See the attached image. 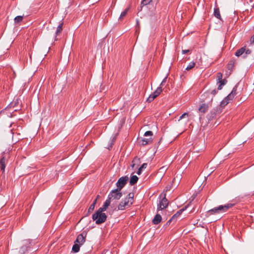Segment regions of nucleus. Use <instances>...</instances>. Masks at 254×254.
I'll return each mask as SVG.
<instances>
[{
	"label": "nucleus",
	"mask_w": 254,
	"mask_h": 254,
	"mask_svg": "<svg viewBox=\"0 0 254 254\" xmlns=\"http://www.w3.org/2000/svg\"><path fill=\"white\" fill-rule=\"evenodd\" d=\"M195 64L193 62H191L189 63V65L186 68V70H189L194 67Z\"/></svg>",
	"instance_id": "nucleus-23"
},
{
	"label": "nucleus",
	"mask_w": 254,
	"mask_h": 254,
	"mask_svg": "<svg viewBox=\"0 0 254 254\" xmlns=\"http://www.w3.org/2000/svg\"><path fill=\"white\" fill-rule=\"evenodd\" d=\"M96 203V199H95L93 203L90 205L88 209V213L91 212L94 209L95 204Z\"/></svg>",
	"instance_id": "nucleus-20"
},
{
	"label": "nucleus",
	"mask_w": 254,
	"mask_h": 254,
	"mask_svg": "<svg viewBox=\"0 0 254 254\" xmlns=\"http://www.w3.org/2000/svg\"><path fill=\"white\" fill-rule=\"evenodd\" d=\"M252 53V51L250 49H245V52L244 53V55L243 56V58H245L247 57L248 55H250Z\"/></svg>",
	"instance_id": "nucleus-27"
},
{
	"label": "nucleus",
	"mask_w": 254,
	"mask_h": 254,
	"mask_svg": "<svg viewBox=\"0 0 254 254\" xmlns=\"http://www.w3.org/2000/svg\"><path fill=\"white\" fill-rule=\"evenodd\" d=\"M167 76L165 77L162 80V81L161 82L159 87H161V88H162V87L164 86V84L166 83V80H167Z\"/></svg>",
	"instance_id": "nucleus-29"
},
{
	"label": "nucleus",
	"mask_w": 254,
	"mask_h": 254,
	"mask_svg": "<svg viewBox=\"0 0 254 254\" xmlns=\"http://www.w3.org/2000/svg\"><path fill=\"white\" fill-rule=\"evenodd\" d=\"M63 23L60 24L57 27L56 34L58 35L62 30Z\"/></svg>",
	"instance_id": "nucleus-28"
},
{
	"label": "nucleus",
	"mask_w": 254,
	"mask_h": 254,
	"mask_svg": "<svg viewBox=\"0 0 254 254\" xmlns=\"http://www.w3.org/2000/svg\"><path fill=\"white\" fill-rule=\"evenodd\" d=\"M122 196V193L121 190L116 189L110 191L108 194V198L111 201L113 200H119Z\"/></svg>",
	"instance_id": "nucleus-4"
},
{
	"label": "nucleus",
	"mask_w": 254,
	"mask_h": 254,
	"mask_svg": "<svg viewBox=\"0 0 254 254\" xmlns=\"http://www.w3.org/2000/svg\"><path fill=\"white\" fill-rule=\"evenodd\" d=\"M107 219V215L105 213L97 211L92 215V219L95 221L96 224H100L104 223Z\"/></svg>",
	"instance_id": "nucleus-3"
},
{
	"label": "nucleus",
	"mask_w": 254,
	"mask_h": 254,
	"mask_svg": "<svg viewBox=\"0 0 254 254\" xmlns=\"http://www.w3.org/2000/svg\"><path fill=\"white\" fill-rule=\"evenodd\" d=\"M237 88V85L235 86L231 92L228 95V98H231L233 99L234 96L236 94Z\"/></svg>",
	"instance_id": "nucleus-16"
},
{
	"label": "nucleus",
	"mask_w": 254,
	"mask_h": 254,
	"mask_svg": "<svg viewBox=\"0 0 254 254\" xmlns=\"http://www.w3.org/2000/svg\"><path fill=\"white\" fill-rule=\"evenodd\" d=\"M85 241V238L82 234L78 235L75 241V243L78 244L80 245H82Z\"/></svg>",
	"instance_id": "nucleus-9"
},
{
	"label": "nucleus",
	"mask_w": 254,
	"mask_h": 254,
	"mask_svg": "<svg viewBox=\"0 0 254 254\" xmlns=\"http://www.w3.org/2000/svg\"><path fill=\"white\" fill-rule=\"evenodd\" d=\"M107 209V208L106 207H105L103 206H102L98 210V211H100V212H103L104 211H106Z\"/></svg>",
	"instance_id": "nucleus-32"
},
{
	"label": "nucleus",
	"mask_w": 254,
	"mask_h": 254,
	"mask_svg": "<svg viewBox=\"0 0 254 254\" xmlns=\"http://www.w3.org/2000/svg\"><path fill=\"white\" fill-rule=\"evenodd\" d=\"M138 180V178L135 176H132L130 179L129 184L131 186L134 185L136 184Z\"/></svg>",
	"instance_id": "nucleus-14"
},
{
	"label": "nucleus",
	"mask_w": 254,
	"mask_h": 254,
	"mask_svg": "<svg viewBox=\"0 0 254 254\" xmlns=\"http://www.w3.org/2000/svg\"><path fill=\"white\" fill-rule=\"evenodd\" d=\"M189 52V50H183L182 51V53H183V54H185L187 53H188V52Z\"/></svg>",
	"instance_id": "nucleus-37"
},
{
	"label": "nucleus",
	"mask_w": 254,
	"mask_h": 254,
	"mask_svg": "<svg viewBox=\"0 0 254 254\" xmlns=\"http://www.w3.org/2000/svg\"><path fill=\"white\" fill-rule=\"evenodd\" d=\"M79 249H80V245L74 242V244L73 245V246L72 247V250L74 253H77L79 251Z\"/></svg>",
	"instance_id": "nucleus-19"
},
{
	"label": "nucleus",
	"mask_w": 254,
	"mask_h": 254,
	"mask_svg": "<svg viewBox=\"0 0 254 254\" xmlns=\"http://www.w3.org/2000/svg\"><path fill=\"white\" fill-rule=\"evenodd\" d=\"M23 19V16H17L14 18V22L15 23H19L21 22Z\"/></svg>",
	"instance_id": "nucleus-25"
},
{
	"label": "nucleus",
	"mask_w": 254,
	"mask_h": 254,
	"mask_svg": "<svg viewBox=\"0 0 254 254\" xmlns=\"http://www.w3.org/2000/svg\"><path fill=\"white\" fill-rule=\"evenodd\" d=\"M153 135V133L151 131H147L144 133V136H152Z\"/></svg>",
	"instance_id": "nucleus-30"
},
{
	"label": "nucleus",
	"mask_w": 254,
	"mask_h": 254,
	"mask_svg": "<svg viewBox=\"0 0 254 254\" xmlns=\"http://www.w3.org/2000/svg\"><path fill=\"white\" fill-rule=\"evenodd\" d=\"M245 52V48L244 47H242L241 49H240L237 51V52L235 53V56L239 57L241 56H242L243 55H244Z\"/></svg>",
	"instance_id": "nucleus-15"
},
{
	"label": "nucleus",
	"mask_w": 254,
	"mask_h": 254,
	"mask_svg": "<svg viewBox=\"0 0 254 254\" xmlns=\"http://www.w3.org/2000/svg\"><path fill=\"white\" fill-rule=\"evenodd\" d=\"M233 66V64H231V63H229L228 65V67L229 68V69H230L231 68H232Z\"/></svg>",
	"instance_id": "nucleus-34"
},
{
	"label": "nucleus",
	"mask_w": 254,
	"mask_h": 254,
	"mask_svg": "<svg viewBox=\"0 0 254 254\" xmlns=\"http://www.w3.org/2000/svg\"><path fill=\"white\" fill-rule=\"evenodd\" d=\"M128 179V178L127 176L121 177L116 183L117 189L121 190L127 184Z\"/></svg>",
	"instance_id": "nucleus-5"
},
{
	"label": "nucleus",
	"mask_w": 254,
	"mask_h": 254,
	"mask_svg": "<svg viewBox=\"0 0 254 254\" xmlns=\"http://www.w3.org/2000/svg\"><path fill=\"white\" fill-rule=\"evenodd\" d=\"M136 23H137V24H138V20H136Z\"/></svg>",
	"instance_id": "nucleus-41"
},
{
	"label": "nucleus",
	"mask_w": 254,
	"mask_h": 254,
	"mask_svg": "<svg viewBox=\"0 0 254 254\" xmlns=\"http://www.w3.org/2000/svg\"><path fill=\"white\" fill-rule=\"evenodd\" d=\"M111 200L108 198L105 201V202H104V204L103 205V206L105 207H106L107 208H108V207L110 205V203H111Z\"/></svg>",
	"instance_id": "nucleus-26"
},
{
	"label": "nucleus",
	"mask_w": 254,
	"mask_h": 254,
	"mask_svg": "<svg viewBox=\"0 0 254 254\" xmlns=\"http://www.w3.org/2000/svg\"><path fill=\"white\" fill-rule=\"evenodd\" d=\"M161 216L159 214H157L156 215H155L153 219L152 220V223L154 224L157 225L161 222Z\"/></svg>",
	"instance_id": "nucleus-12"
},
{
	"label": "nucleus",
	"mask_w": 254,
	"mask_h": 254,
	"mask_svg": "<svg viewBox=\"0 0 254 254\" xmlns=\"http://www.w3.org/2000/svg\"><path fill=\"white\" fill-rule=\"evenodd\" d=\"M99 197H100V195H98L97 196L96 198L95 199H96V200H97L98 198H99Z\"/></svg>",
	"instance_id": "nucleus-39"
},
{
	"label": "nucleus",
	"mask_w": 254,
	"mask_h": 254,
	"mask_svg": "<svg viewBox=\"0 0 254 254\" xmlns=\"http://www.w3.org/2000/svg\"><path fill=\"white\" fill-rule=\"evenodd\" d=\"M186 209V207L185 208H183V209H180L179 211H178V212H177V213L176 214H175L173 217H172L171 219L169 221V222L171 221V220L172 219H174L175 218H177L178 217V216H179L181 213Z\"/></svg>",
	"instance_id": "nucleus-18"
},
{
	"label": "nucleus",
	"mask_w": 254,
	"mask_h": 254,
	"mask_svg": "<svg viewBox=\"0 0 254 254\" xmlns=\"http://www.w3.org/2000/svg\"><path fill=\"white\" fill-rule=\"evenodd\" d=\"M136 160H138V159L136 158L134 159V160L132 161V162H134Z\"/></svg>",
	"instance_id": "nucleus-40"
},
{
	"label": "nucleus",
	"mask_w": 254,
	"mask_h": 254,
	"mask_svg": "<svg viewBox=\"0 0 254 254\" xmlns=\"http://www.w3.org/2000/svg\"><path fill=\"white\" fill-rule=\"evenodd\" d=\"M231 98H228V96L225 97L221 102V105L222 106H225L227 105L230 100H232Z\"/></svg>",
	"instance_id": "nucleus-17"
},
{
	"label": "nucleus",
	"mask_w": 254,
	"mask_h": 254,
	"mask_svg": "<svg viewBox=\"0 0 254 254\" xmlns=\"http://www.w3.org/2000/svg\"><path fill=\"white\" fill-rule=\"evenodd\" d=\"M168 205V201L167 199L166 198V196L165 195L163 198L161 200L159 204L158 205L157 210H161L165 209L167 207Z\"/></svg>",
	"instance_id": "nucleus-7"
},
{
	"label": "nucleus",
	"mask_w": 254,
	"mask_h": 254,
	"mask_svg": "<svg viewBox=\"0 0 254 254\" xmlns=\"http://www.w3.org/2000/svg\"><path fill=\"white\" fill-rule=\"evenodd\" d=\"M128 10H129V8H127L124 11H123L120 15L119 19H122L127 15V13L128 12Z\"/></svg>",
	"instance_id": "nucleus-21"
},
{
	"label": "nucleus",
	"mask_w": 254,
	"mask_h": 254,
	"mask_svg": "<svg viewBox=\"0 0 254 254\" xmlns=\"http://www.w3.org/2000/svg\"><path fill=\"white\" fill-rule=\"evenodd\" d=\"M208 109V106L207 104L205 103L202 104L198 108V111L199 113L203 114L207 111Z\"/></svg>",
	"instance_id": "nucleus-10"
},
{
	"label": "nucleus",
	"mask_w": 254,
	"mask_h": 254,
	"mask_svg": "<svg viewBox=\"0 0 254 254\" xmlns=\"http://www.w3.org/2000/svg\"><path fill=\"white\" fill-rule=\"evenodd\" d=\"M6 160V159L4 156H2L0 159V169L3 172L5 170Z\"/></svg>",
	"instance_id": "nucleus-11"
},
{
	"label": "nucleus",
	"mask_w": 254,
	"mask_h": 254,
	"mask_svg": "<svg viewBox=\"0 0 254 254\" xmlns=\"http://www.w3.org/2000/svg\"><path fill=\"white\" fill-rule=\"evenodd\" d=\"M152 1V0H143L141 2V6L146 5L149 4Z\"/></svg>",
	"instance_id": "nucleus-24"
},
{
	"label": "nucleus",
	"mask_w": 254,
	"mask_h": 254,
	"mask_svg": "<svg viewBox=\"0 0 254 254\" xmlns=\"http://www.w3.org/2000/svg\"><path fill=\"white\" fill-rule=\"evenodd\" d=\"M251 43H254V35L251 38Z\"/></svg>",
	"instance_id": "nucleus-38"
},
{
	"label": "nucleus",
	"mask_w": 254,
	"mask_h": 254,
	"mask_svg": "<svg viewBox=\"0 0 254 254\" xmlns=\"http://www.w3.org/2000/svg\"><path fill=\"white\" fill-rule=\"evenodd\" d=\"M162 91V89L161 88V87H158L153 93L150 95V96L147 99V101L148 102H152L161 93Z\"/></svg>",
	"instance_id": "nucleus-6"
},
{
	"label": "nucleus",
	"mask_w": 254,
	"mask_h": 254,
	"mask_svg": "<svg viewBox=\"0 0 254 254\" xmlns=\"http://www.w3.org/2000/svg\"><path fill=\"white\" fill-rule=\"evenodd\" d=\"M134 194L132 193H129L126 198L122 200L118 205V209L121 210L129 207L133 202Z\"/></svg>",
	"instance_id": "nucleus-1"
},
{
	"label": "nucleus",
	"mask_w": 254,
	"mask_h": 254,
	"mask_svg": "<svg viewBox=\"0 0 254 254\" xmlns=\"http://www.w3.org/2000/svg\"><path fill=\"white\" fill-rule=\"evenodd\" d=\"M223 75L221 73L218 72L217 74V80H218V83L219 85L218 86V90H221L222 89V87L223 85H225L226 83L225 80H222Z\"/></svg>",
	"instance_id": "nucleus-8"
},
{
	"label": "nucleus",
	"mask_w": 254,
	"mask_h": 254,
	"mask_svg": "<svg viewBox=\"0 0 254 254\" xmlns=\"http://www.w3.org/2000/svg\"><path fill=\"white\" fill-rule=\"evenodd\" d=\"M151 142L150 139L143 138L141 140V143L143 145H145Z\"/></svg>",
	"instance_id": "nucleus-22"
},
{
	"label": "nucleus",
	"mask_w": 254,
	"mask_h": 254,
	"mask_svg": "<svg viewBox=\"0 0 254 254\" xmlns=\"http://www.w3.org/2000/svg\"><path fill=\"white\" fill-rule=\"evenodd\" d=\"M233 206L231 203H228L224 205H219L218 207H214L209 210L208 212L210 214H218L226 212L228 209L230 208Z\"/></svg>",
	"instance_id": "nucleus-2"
},
{
	"label": "nucleus",
	"mask_w": 254,
	"mask_h": 254,
	"mask_svg": "<svg viewBox=\"0 0 254 254\" xmlns=\"http://www.w3.org/2000/svg\"><path fill=\"white\" fill-rule=\"evenodd\" d=\"M134 164H133L132 165V167H134Z\"/></svg>",
	"instance_id": "nucleus-42"
},
{
	"label": "nucleus",
	"mask_w": 254,
	"mask_h": 254,
	"mask_svg": "<svg viewBox=\"0 0 254 254\" xmlns=\"http://www.w3.org/2000/svg\"><path fill=\"white\" fill-rule=\"evenodd\" d=\"M217 92V91L214 89V90H213L211 91V94L214 95Z\"/></svg>",
	"instance_id": "nucleus-35"
},
{
	"label": "nucleus",
	"mask_w": 254,
	"mask_h": 254,
	"mask_svg": "<svg viewBox=\"0 0 254 254\" xmlns=\"http://www.w3.org/2000/svg\"><path fill=\"white\" fill-rule=\"evenodd\" d=\"M142 170L140 168H139L137 172V174L138 175H140L141 173Z\"/></svg>",
	"instance_id": "nucleus-36"
},
{
	"label": "nucleus",
	"mask_w": 254,
	"mask_h": 254,
	"mask_svg": "<svg viewBox=\"0 0 254 254\" xmlns=\"http://www.w3.org/2000/svg\"><path fill=\"white\" fill-rule=\"evenodd\" d=\"M147 166V163H143L141 166V167H140L141 169L143 170L144 169H145L146 168Z\"/></svg>",
	"instance_id": "nucleus-33"
},
{
	"label": "nucleus",
	"mask_w": 254,
	"mask_h": 254,
	"mask_svg": "<svg viewBox=\"0 0 254 254\" xmlns=\"http://www.w3.org/2000/svg\"><path fill=\"white\" fill-rule=\"evenodd\" d=\"M186 117H188V114L187 113H185L182 114L179 118V121L182 120V119L185 118Z\"/></svg>",
	"instance_id": "nucleus-31"
},
{
	"label": "nucleus",
	"mask_w": 254,
	"mask_h": 254,
	"mask_svg": "<svg viewBox=\"0 0 254 254\" xmlns=\"http://www.w3.org/2000/svg\"><path fill=\"white\" fill-rule=\"evenodd\" d=\"M214 15L217 18L220 19V20H222V19L221 16L219 8L217 7H216L214 8Z\"/></svg>",
	"instance_id": "nucleus-13"
}]
</instances>
